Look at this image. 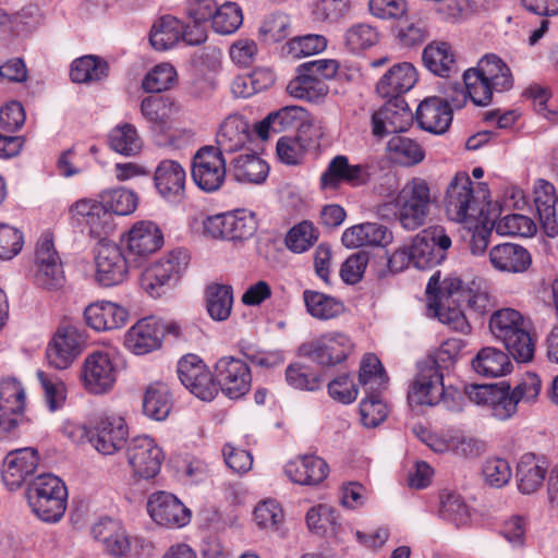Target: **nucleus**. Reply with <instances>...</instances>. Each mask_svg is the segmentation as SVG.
<instances>
[{"label": "nucleus", "instance_id": "nucleus-1", "mask_svg": "<svg viewBox=\"0 0 558 558\" xmlns=\"http://www.w3.org/2000/svg\"><path fill=\"white\" fill-rule=\"evenodd\" d=\"M430 205L428 183L422 178H413L399 190L392 202L378 206L377 213L386 219L391 214L403 229L414 231L425 225Z\"/></svg>", "mask_w": 558, "mask_h": 558}, {"label": "nucleus", "instance_id": "nucleus-2", "mask_svg": "<svg viewBox=\"0 0 558 558\" xmlns=\"http://www.w3.org/2000/svg\"><path fill=\"white\" fill-rule=\"evenodd\" d=\"M468 96L476 106H487L494 92L509 90L513 86L510 68L497 54L488 53L481 58L475 68L463 73Z\"/></svg>", "mask_w": 558, "mask_h": 558}, {"label": "nucleus", "instance_id": "nucleus-3", "mask_svg": "<svg viewBox=\"0 0 558 558\" xmlns=\"http://www.w3.org/2000/svg\"><path fill=\"white\" fill-rule=\"evenodd\" d=\"M489 329L517 362L526 363L533 359L535 341L530 332L531 324L520 312L513 308L495 312Z\"/></svg>", "mask_w": 558, "mask_h": 558}, {"label": "nucleus", "instance_id": "nucleus-4", "mask_svg": "<svg viewBox=\"0 0 558 558\" xmlns=\"http://www.w3.org/2000/svg\"><path fill=\"white\" fill-rule=\"evenodd\" d=\"M452 360L448 350L441 348L436 355H429L418 363V373L409 391V401L418 405H436L440 401L449 411H461L460 402L450 401L444 387V375L439 362Z\"/></svg>", "mask_w": 558, "mask_h": 558}, {"label": "nucleus", "instance_id": "nucleus-5", "mask_svg": "<svg viewBox=\"0 0 558 558\" xmlns=\"http://www.w3.org/2000/svg\"><path fill=\"white\" fill-rule=\"evenodd\" d=\"M27 501L33 512L45 522H58L66 510L68 489L56 475L37 476L27 487Z\"/></svg>", "mask_w": 558, "mask_h": 558}, {"label": "nucleus", "instance_id": "nucleus-6", "mask_svg": "<svg viewBox=\"0 0 558 558\" xmlns=\"http://www.w3.org/2000/svg\"><path fill=\"white\" fill-rule=\"evenodd\" d=\"M190 256L177 248L147 267L141 276V287L153 298H159L173 288L186 270Z\"/></svg>", "mask_w": 558, "mask_h": 558}, {"label": "nucleus", "instance_id": "nucleus-7", "mask_svg": "<svg viewBox=\"0 0 558 558\" xmlns=\"http://www.w3.org/2000/svg\"><path fill=\"white\" fill-rule=\"evenodd\" d=\"M445 209L456 222L474 225L483 213L482 202L474 194L473 182L465 172H458L446 190Z\"/></svg>", "mask_w": 558, "mask_h": 558}, {"label": "nucleus", "instance_id": "nucleus-8", "mask_svg": "<svg viewBox=\"0 0 558 558\" xmlns=\"http://www.w3.org/2000/svg\"><path fill=\"white\" fill-rule=\"evenodd\" d=\"M352 339L341 331H329L300 345L299 354L323 366H335L344 362L353 352Z\"/></svg>", "mask_w": 558, "mask_h": 558}, {"label": "nucleus", "instance_id": "nucleus-9", "mask_svg": "<svg viewBox=\"0 0 558 558\" xmlns=\"http://www.w3.org/2000/svg\"><path fill=\"white\" fill-rule=\"evenodd\" d=\"M452 241L441 226H432L418 232L410 247L417 269L432 268L445 260Z\"/></svg>", "mask_w": 558, "mask_h": 558}, {"label": "nucleus", "instance_id": "nucleus-10", "mask_svg": "<svg viewBox=\"0 0 558 558\" xmlns=\"http://www.w3.org/2000/svg\"><path fill=\"white\" fill-rule=\"evenodd\" d=\"M192 179L205 192L218 191L227 174L223 155L215 146L201 147L192 161Z\"/></svg>", "mask_w": 558, "mask_h": 558}, {"label": "nucleus", "instance_id": "nucleus-11", "mask_svg": "<svg viewBox=\"0 0 558 558\" xmlns=\"http://www.w3.org/2000/svg\"><path fill=\"white\" fill-rule=\"evenodd\" d=\"M80 379L90 395L109 392L117 379V369L109 353L94 351L88 354L83 362Z\"/></svg>", "mask_w": 558, "mask_h": 558}, {"label": "nucleus", "instance_id": "nucleus-12", "mask_svg": "<svg viewBox=\"0 0 558 558\" xmlns=\"http://www.w3.org/2000/svg\"><path fill=\"white\" fill-rule=\"evenodd\" d=\"M214 379L217 388L230 399H240L252 386L250 366L234 356H222L216 362Z\"/></svg>", "mask_w": 558, "mask_h": 558}, {"label": "nucleus", "instance_id": "nucleus-13", "mask_svg": "<svg viewBox=\"0 0 558 558\" xmlns=\"http://www.w3.org/2000/svg\"><path fill=\"white\" fill-rule=\"evenodd\" d=\"M177 373L182 385L198 399L210 401L217 396L214 376L197 355L183 356L178 363Z\"/></svg>", "mask_w": 558, "mask_h": 558}, {"label": "nucleus", "instance_id": "nucleus-14", "mask_svg": "<svg viewBox=\"0 0 558 558\" xmlns=\"http://www.w3.org/2000/svg\"><path fill=\"white\" fill-rule=\"evenodd\" d=\"M84 342V336L76 326H60L46 350L48 363L57 369L68 368L83 351Z\"/></svg>", "mask_w": 558, "mask_h": 558}, {"label": "nucleus", "instance_id": "nucleus-15", "mask_svg": "<svg viewBox=\"0 0 558 558\" xmlns=\"http://www.w3.org/2000/svg\"><path fill=\"white\" fill-rule=\"evenodd\" d=\"M126 457L134 474L141 478L155 477L161 468L163 452L149 436H137L126 447Z\"/></svg>", "mask_w": 558, "mask_h": 558}, {"label": "nucleus", "instance_id": "nucleus-16", "mask_svg": "<svg viewBox=\"0 0 558 558\" xmlns=\"http://www.w3.org/2000/svg\"><path fill=\"white\" fill-rule=\"evenodd\" d=\"M96 281L104 287L122 283L129 274L126 257L112 242L100 241L96 248Z\"/></svg>", "mask_w": 558, "mask_h": 558}, {"label": "nucleus", "instance_id": "nucleus-17", "mask_svg": "<svg viewBox=\"0 0 558 558\" xmlns=\"http://www.w3.org/2000/svg\"><path fill=\"white\" fill-rule=\"evenodd\" d=\"M129 428L122 416H101L93 428L90 445L101 454H113L124 447Z\"/></svg>", "mask_w": 558, "mask_h": 558}, {"label": "nucleus", "instance_id": "nucleus-18", "mask_svg": "<svg viewBox=\"0 0 558 558\" xmlns=\"http://www.w3.org/2000/svg\"><path fill=\"white\" fill-rule=\"evenodd\" d=\"M147 510L151 519L162 526L181 527L191 519L190 510L174 495L166 492L153 494Z\"/></svg>", "mask_w": 558, "mask_h": 558}, {"label": "nucleus", "instance_id": "nucleus-19", "mask_svg": "<svg viewBox=\"0 0 558 558\" xmlns=\"http://www.w3.org/2000/svg\"><path fill=\"white\" fill-rule=\"evenodd\" d=\"M38 454L33 448H23L7 454L2 466V480L10 490L22 486L38 466Z\"/></svg>", "mask_w": 558, "mask_h": 558}, {"label": "nucleus", "instance_id": "nucleus-20", "mask_svg": "<svg viewBox=\"0 0 558 558\" xmlns=\"http://www.w3.org/2000/svg\"><path fill=\"white\" fill-rule=\"evenodd\" d=\"M368 179V172L362 165H351L347 156L338 155L333 157L327 169L320 177L323 189L336 190L341 183L351 186L364 184Z\"/></svg>", "mask_w": 558, "mask_h": 558}, {"label": "nucleus", "instance_id": "nucleus-21", "mask_svg": "<svg viewBox=\"0 0 558 558\" xmlns=\"http://www.w3.org/2000/svg\"><path fill=\"white\" fill-rule=\"evenodd\" d=\"M417 82V72L409 62L391 66L378 81L377 93L388 100L399 101L400 96L410 92Z\"/></svg>", "mask_w": 558, "mask_h": 558}, {"label": "nucleus", "instance_id": "nucleus-22", "mask_svg": "<svg viewBox=\"0 0 558 558\" xmlns=\"http://www.w3.org/2000/svg\"><path fill=\"white\" fill-rule=\"evenodd\" d=\"M488 257L495 270L507 274L524 272L532 264L530 252L524 246L511 242L494 245Z\"/></svg>", "mask_w": 558, "mask_h": 558}, {"label": "nucleus", "instance_id": "nucleus-23", "mask_svg": "<svg viewBox=\"0 0 558 558\" xmlns=\"http://www.w3.org/2000/svg\"><path fill=\"white\" fill-rule=\"evenodd\" d=\"M122 241L131 255L145 257L162 246L163 235L151 221H138L124 234Z\"/></svg>", "mask_w": 558, "mask_h": 558}, {"label": "nucleus", "instance_id": "nucleus-24", "mask_svg": "<svg viewBox=\"0 0 558 558\" xmlns=\"http://www.w3.org/2000/svg\"><path fill=\"white\" fill-rule=\"evenodd\" d=\"M162 325L153 317H146L132 326L125 335V345L134 354L143 355L161 344Z\"/></svg>", "mask_w": 558, "mask_h": 558}, {"label": "nucleus", "instance_id": "nucleus-25", "mask_svg": "<svg viewBox=\"0 0 558 558\" xmlns=\"http://www.w3.org/2000/svg\"><path fill=\"white\" fill-rule=\"evenodd\" d=\"M557 203L554 185L545 180H537L534 185V205L541 227L549 238L558 234Z\"/></svg>", "mask_w": 558, "mask_h": 558}, {"label": "nucleus", "instance_id": "nucleus-26", "mask_svg": "<svg viewBox=\"0 0 558 558\" xmlns=\"http://www.w3.org/2000/svg\"><path fill=\"white\" fill-rule=\"evenodd\" d=\"M415 117L421 129L442 134L451 124L452 111L441 98L429 97L418 105Z\"/></svg>", "mask_w": 558, "mask_h": 558}, {"label": "nucleus", "instance_id": "nucleus-27", "mask_svg": "<svg viewBox=\"0 0 558 558\" xmlns=\"http://www.w3.org/2000/svg\"><path fill=\"white\" fill-rule=\"evenodd\" d=\"M155 185L159 194L170 201L179 202L184 195L185 171L174 160H162L156 168Z\"/></svg>", "mask_w": 558, "mask_h": 558}, {"label": "nucleus", "instance_id": "nucleus-28", "mask_svg": "<svg viewBox=\"0 0 558 558\" xmlns=\"http://www.w3.org/2000/svg\"><path fill=\"white\" fill-rule=\"evenodd\" d=\"M328 472L325 460L312 454L298 457L284 466L287 476L301 485H317L326 478Z\"/></svg>", "mask_w": 558, "mask_h": 558}, {"label": "nucleus", "instance_id": "nucleus-29", "mask_svg": "<svg viewBox=\"0 0 558 558\" xmlns=\"http://www.w3.org/2000/svg\"><path fill=\"white\" fill-rule=\"evenodd\" d=\"M84 317L90 328L105 331L122 327L128 320L129 313L116 303L101 301L89 304L84 311Z\"/></svg>", "mask_w": 558, "mask_h": 558}, {"label": "nucleus", "instance_id": "nucleus-30", "mask_svg": "<svg viewBox=\"0 0 558 558\" xmlns=\"http://www.w3.org/2000/svg\"><path fill=\"white\" fill-rule=\"evenodd\" d=\"M92 532L94 538L101 543L105 550L111 556H124L131 548L124 529L116 520L101 519L93 526Z\"/></svg>", "mask_w": 558, "mask_h": 558}, {"label": "nucleus", "instance_id": "nucleus-31", "mask_svg": "<svg viewBox=\"0 0 558 558\" xmlns=\"http://www.w3.org/2000/svg\"><path fill=\"white\" fill-rule=\"evenodd\" d=\"M548 463L543 457L524 453L517 466L518 488L522 494L535 493L544 483Z\"/></svg>", "mask_w": 558, "mask_h": 558}, {"label": "nucleus", "instance_id": "nucleus-32", "mask_svg": "<svg viewBox=\"0 0 558 558\" xmlns=\"http://www.w3.org/2000/svg\"><path fill=\"white\" fill-rule=\"evenodd\" d=\"M141 113L155 131L165 132L179 113V106L167 96H149L142 100Z\"/></svg>", "mask_w": 558, "mask_h": 558}, {"label": "nucleus", "instance_id": "nucleus-33", "mask_svg": "<svg viewBox=\"0 0 558 558\" xmlns=\"http://www.w3.org/2000/svg\"><path fill=\"white\" fill-rule=\"evenodd\" d=\"M248 123L239 116L228 117L217 133V146L221 154H232L243 148L250 140Z\"/></svg>", "mask_w": 558, "mask_h": 558}, {"label": "nucleus", "instance_id": "nucleus-34", "mask_svg": "<svg viewBox=\"0 0 558 558\" xmlns=\"http://www.w3.org/2000/svg\"><path fill=\"white\" fill-rule=\"evenodd\" d=\"M403 116H409L404 100L388 102L372 116V132L377 137L404 130L401 124Z\"/></svg>", "mask_w": 558, "mask_h": 558}, {"label": "nucleus", "instance_id": "nucleus-35", "mask_svg": "<svg viewBox=\"0 0 558 558\" xmlns=\"http://www.w3.org/2000/svg\"><path fill=\"white\" fill-rule=\"evenodd\" d=\"M268 171V165L255 154L239 155L230 163V173L239 183L259 184Z\"/></svg>", "mask_w": 558, "mask_h": 558}, {"label": "nucleus", "instance_id": "nucleus-36", "mask_svg": "<svg viewBox=\"0 0 558 558\" xmlns=\"http://www.w3.org/2000/svg\"><path fill=\"white\" fill-rule=\"evenodd\" d=\"M303 301L307 313L319 320L335 319L345 312V305L341 300L323 292L305 290Z\"/></svg>", "mask_w": 558, "mask_h": 558}, {"label": "nucleus", "instance_id": "nucleus-37", "mask_svg": "<svg viewBox=\"0 0 558 558\" xmlns=\"http://www.w3.org/2000/svg\"><path fill=\"white\" fill-rule=\"evenodd\" d=\"M473 369L484 377H500L511 372V361L507 353L495 348H483L472 360Z\"/></svg>", "mask_w": 558, "mask_h": 558}, {"label": "nucleus", "instance_id": "nucleus-38", "mask_svg": "<svg viewBox=\"0 0 558 558\" xmlns=\"http://www.w3.org/2000/svg\"><path fill=\"white\" fill-rule=\"evenodd\" d=\"M424 65L438 76L448 77L457 72L454 53L447 43H432L423 51Z\"/></svg>", "mask_w": 558, "mask_h": 558}, {"label": "nucleus", "instance_id": "nucleus-39", "mask_svg": "<svg viewBox=\"0 0 558 558\" xmlns=\"http://www.w3.org/2000/svg\"><path fill=\"white\" fill-rule=\"evenodd\" d=\"M355 8V0H315L313 20L326 25H338L348 20Z\"/></svg>", "mask_w": 558, "mask_h": 558}, {"label": "nucleus", "instance_id": "nucleus-40", "mask_svg": "<svg viewBox=\"0 0 558 558\" xmlns=\"http://www.w3.org/2000/svg\"><path fill=\"white\" fill-rule=\"evenodd\" d=\"M296 72L298 75L287 86V92L292 97L316 102L327 96L329 88L325 82L303 72L300 66Z\"/></svg>", "mask_w": 558, "mask_h": 558}, {"label": "nucleus", "instance_id": "nucleus-41", "mask_svg": "<svg viewBox=\"0 0 558 558\" xmlns=\"http://www.w3.org/2000/svg\"><path fill=\"white\" fill-rule=\"evenodd\" d=\"M305 110L299 106H287L276 112H271L260 122L257 132L260 137H266L268 132L280 133L298 125L304 118Z\"/></svg>", "mask_w": 558, "mask_h": 558}, {"label": "nucleus", "instance_id": "nucleus-42", "mask_svg": "<svg viewBox=\"0 0 558 558\" xmlns=\"http://www.w3.org/2000/svg\"><path fill=\"white\" fill-rule=\"evenodd\" d=\"M182 35V22L174 16L166 15L151 27L149 41L159 51L172 48Z\"/></svg>", "mask_w": 558, "mask_h": 558}, {"label": "nucleus", "instance_id": "nucleus-43", "mask_svg": "<svg viewBox=\"0 0 558 558\" xmlns=\"http://www.w3.org/2000/svg\"><path fill=\"white\" fill-rule=\"evenodd\" d=\"M171 408L172 398L167 385L156 383L146 389L143 410L148 417L162 421L169 415Z\"/></svg>", "mask_w": 558, "mask_h": 558}, {"label": "nucleus", "instance_id": "nucleus-44", "mask_svg": "<svg viewBox=\"0 0 558 558\" xmlns=\"http://www.w3.org/2000/svg\"><path fill=\"white\" fill-rule=\"evenodd\" d=\"M74 210L86 219L93 233L100 235L111 228L112 215L102 202L82 199L75 203Z\"/></svg>", "mask_w": 558, "mask_h": 558}, {"label": "nucleus", "instance_id": "nucleus-45", "mask_svg": "<svg viewBox=\"0 0 558 558\" xmlns=\"http://www.w3.org/2000/svg\"><path fill=\"white\" fill-rule=\"evenodd\" d=\"M206 304L209 316L217 322L229 318L233 304V291L227 284H211L206 290Z\"/></svg>", "mask_w": 558, "mask_h": 558}, {"label": "nucleus", "instance_id": "nucleus-46", "mask_svg": "<svg viewBox=\"0 0 558 558\" xmlns=\"http://www.w3.org/2000/svg\"><path fill=\"white\" fill-rule=\"evenodd\" d=\"M387 149L390 158L402 166H413L424 159L423 148L413 140L396 135L392 136L388 144Z\"/></svg>", "mask_w": 558, "mask_h": 558}, {"label": "nucleus", "instance_id": "nucleus-47", "mask_svg": "<svg viewBox=\"0 0 558 558\" xmlns=\"http://www.w3.org/2000/svg\"><path fill=\"white\" fill-rule=\"evenodd\" d=\"M76 83L100 81L108 75V64L95 56H85L73 61L70 72Z\"/></svg>", "mask_w": 558, "mask_h": 558}, {"label": "nucleus", "instance_id": "nucleus-48", "mask_svg": "<svg viewBox=\"0 0 558 558\" xmlns=\"http://www.w3.org/2000/svg\"><path fill=\"white\" fill-rule=\"evenodd\" d=\"M318 238L319 231L313 222L303 220L287 232L284 243L288 250L301 254L314 246Z\"/></svg>", "mask_w": 558, "mask_h": 558}, {"label": "nucleus", "instance_id": "nucleus-49", "mask_svg": "<svg viewBox=\"0 0 558 558\" xmlns=\"http://www.w3.org/2000/svg\"><path fill=\"white\" fill-rule=\"evenodd\" d=\"M110 147L125 156H132L142 148V141L134 125L123 123L113 128L108 136Z\"/></svg>", "mask_w": 558, "mask_h": 558}, {"label": "nucleus", "instance_id": "nucleus-50", "mask_svg": "<svg viewBox=\"0 0 558 558\" xmlns=\"http://www.w3.org/2000/svg\"><path fill=\"white\" fill-rule=\"evenodd\" d=\"M378 40L377 29L367 23H355L348 27L343 34L344 46L353 53L373 47Z\"/></svg>", "mask_w": 558, "mask_h": 558}, {"label": "nucleus", "instance_id": "nucleus-51", "mask_svg": "<svg viewBox=\"0 0 558 558\" xmlns=\"http://www.w3.org/2000/svg\"><path fill=\"white\" fill-rule=\"evenodd\" d=\"M211 23L216 33L221 35L232 34L243 23L242 10L236 3L227 2L218 7Z\"/></svg>", "mask_w": 558, "mask_h": 558}, {"label": "nucleus", "instance_id": "nucleus-52", "mask_svg": "<svg viewBox=\"0 0 558 558\" xmlns=\"http://www.w3.org/2000/svg\"><path fill=\"white\" fill-rule=\"evenodd\" d=\"M440 515L457 526L465 525L470 511L462 497L456 493H442L440 496Z\"/></svg>", "mask_w": 558, "mask_h": 558}, {"label": "nucleus", "instance_id": "nucleus-53", "mask_svg": "<svg viewBox=\"0 0 558 558\" xmlns=\"http://www.w3.org/2000/svg\"><path fill=\"white\" fill-rule=\"evenodd\" d=\"M177 81V71L169 63L154 66L144 77L142 87L147 93H161L171 88Z\"/></svg>", "mask_w": 558, "mask_h": 558}, {"label": "nucleus", "instance_id": "nucleus-54", "mask_svg": "<svg viewBox=\"0 0 558 558\" xmlns=\"http://www.w3.org/2000/svg\"><path fill=\"white\" fill-rule=\"evenodd\" d=\"M101 202L111 215H130L137 207L136 194L126 189H114L106 192L101 196Z\"/></svg>", "mask_w": 558, "mask_h": 558}, {"label": "nucleus", "instance_id": "nucleus-55", "mask_svg": "<svg viewBox=\"0 0 558 558\" xmlns=\"http://www.w3.org/2000/svg\"><path fill=\"white\" fill-rule=\"evenodd\" d=\"M359 383L362 386H369L371 391L381 388L387 383V375L376 355H364L360 365Z\"/></svg>", "mask_w": 558, "mask_h": 558}, {"label": "nucleus", "instance_id": "nucleus-56", "mask_svg": "<svg viewBox=\"0 0 558 558\" xmlns=\"http://www.w3.org/2000/svg\"><path fill=\"white\" fill-rule=\"evenodd\" d=\"M518 399L511 391L510 385L500 383L489 407L492 415L500 421L512 417L518 411Z\"/></svg>", "mask_w": 558, "mask_h": 558}, {"label": "nucleus", "instance_id": "nucleus-57", "mask_svg": "<svg viewBox=\"0 0 558 558\" xmlns=\"http://www.w3.org/2000/svg\"><path fill=\"white\" fill-rule=\"evenodd\" d=\"M496 231L502 235L531 236L536 232V225L527 216L511 214L496 222Z\"/></svg>", "mask_w": 558, "mask_h": 558}, {"label": "nucleus", "instance_id": "nucleus-58", "mask_svg": "<svg viewBox=\"0 0 558 558\" xmlns=\"http://www.w3.org/2000/svg\"><path fill=\"white\" fill-rule=\"evenodd\" d=\"M286 381L290 387L300 390L314 391L320 386V378L311 372L310 366L301 363H293L287 367Z\"/></svg>", "mask_w": 558, "mask_h": 558}, {"label": "nucleus", "instance_id": "nucleus-59", "mask_svg": "<svg viewBox=\"0 0 558 558\" xmlns=\"http://www.w3.org/2000/svg\"><path fill=\"white\" fill-rule=\"evenodd\" d=\"M290 19L278 13L269 15L259 28L262 39L267 44H274L286 39L289 35Z\"/></svg>", "mask_w": 558, "mask_h": 558}, {"label": "nucleus", "instance_id": "nucleus-60", "mask_svg": "<svg viewBox=\"0 0 558 558\" xmlns=\"http://www.w3.org/2000/svg\"><path fill=\"white\" fill-rule=\"evenodd\" d=\"M482 472L485 483L496 488L508 484L512 476L509 462L501 458L487 459L483 465Z\"/></svg>", "mask_w": 558, "mask_h": 558}, {"label": "nucleus", "instance_id": "nucleus-61", "mask_svg": "<svg viewBox=\"0 0 558 558\" xmlns=\"http://www.w3.org/2000/svg\"><path fill=\"white\" fill-rule=\"evenodd\" d=\"M37 377L45 391L46 402L50 411L60 409L66 398L65 385L60 379L51 377L43 371L37 372Z\"/></svg>", "mask_w": 558, "mask_h": 558}, {"label": "nucleus", "instance_id": "nucleus-62", "mask_svg": "<svg viewBox=\"0 0 558 558\" xmlns=\"http://www.w3.org/2000/svg\"><path fill=\"white\" fill-rule=\"evenodd\" d=\"M361 420L366 427H376L387 417V407L378 398L371 393L360 403Z\"/></svg>", "mask_w": 558, "mask_h": 558}, {"label": "nucleus", "instance_id": "nucleus-63", "mask_svg": "<svg viewBox=\"0 0 558 558\" xmlns=\"http://www.w3.org/2000/svg\"><path fill=\"white\" fill-rule=\"evenodd\" d=\"M24 245L23 233L7 223H0V259H12Z\"/></svg>", "mask_w": 558, "mask_h": 558}, {"label": "nucleus", "instance_id": "nucleus-64", "mask_svg": "<svg viewBox=\"0 0 558 558\" xmlns=\"http://www.w3.org/2000/svg\"><path fill=\"white\" fill-rule=\"evenodd\" d=\"M257 229L255 215L246 210L231 213V235L230 241H242L250 239Z\"/></svg>", "mask_w": 558, "mask_h": 558}]
</instances>
